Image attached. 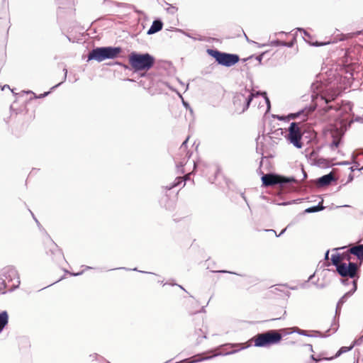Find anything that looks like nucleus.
I'll return each instance as SVG.
<instances>
[{"label": "nucleus", "instance_id": "nucleus-1", "mask_svg": "<svg viewBox=\"0 0 363 363\" xmlns=\"http://www.w3.org/2000/svg\"><path fill=\"white\" fill-rule=\"evenodd\" d=\"M129 65L131 68L138 71H148L155 63V58L149 53L138 54L131 52L128 57Z\"/></svg>", "mask_w": 363, "mask_h": 363}, {"label": "nucleus", "instance_id": "nucleus-2", "mask_svg": "<svg viewBox=\"0 0 363 363\" xmlns=\"http://www.w3.org/2000/svg\"><path fill=\"white\" fill-rule=\"evenodd\" d=\"M121 52L120 47H101L96 48L88 54V60L101 62L107 59H114Z\"/></svg>", "mask_w": 363, "mask_h": 363}, {"label": "nucleus", "instance_id": "nucleus-3", "mask_svg": "<svg viewBox=\"0 0 363 363\" xmlns=\"http://www.w3.org/2000/svg\"><path fill=\"white\" fill-rule=\"evenodd\" d=\"M255 94L252 93L247 89H242L240 93H237L233 99L234 104L235 111L239 114H242L247 110L249 104L252 101Z\"/></svg>", "mask_w": 363, "mask_h": 363}, {"label": "nucleus", "instance_id": "nucleus-4", "mask_svg": "<svg viewBox=\"0 0 363 363\" xmlns=\"http://www.w3.org/2000/svg\"><path fill=\"white\" fill-rule=\"evenodd\" d=\"M281 339V334L276 330H269L264 333L259 334L255 338V346L267 347L272 345H277Z\"/></svg>", "mask_w": 363, "mask_h": 363}, {"label": "nucleus", "instance_id": "nucleus-5", "mask_svg": "<svg viewBox=\"0 0 363 363\" xmlns=\"http://www.w3.org/2000/svg\"><path fill=\"white\" fill-rule=\"evenodd\" d=\"M207 53L222 66L230 67L239 62V56L235 54L221 52L217 50H207Z\"/></svg>", "mask_w": 363, "mask_h": 363}, {"label": "nucleus", "instance_id": "nucleus-6", "mask_svg": "<svg viewBox=\"0 0 363 363\" xmlns=\"http://www.w3.org/2000/svg\"><path fill=\"white\" fill-rule=\"evenodd\" d=\"M311 89H312L313 99H315L316 100L320 99V101L325 102V104H328L330 101L335 100L337 96L336 92L328 93V90H326V92H323L322 91V83L316 82L312 84L311 86Z\"/></svg>", "mask_w": 363, "mask_h": 363}, {"label": "nucleus", "instance_id": "nucleus-7", "mask_svg": "<svg viewBox=\"0 0 363 363\" xmlns=\"http://www.w3.org/2000/svg\"><path fill=\"white\" fill-rule=\"evenodd\" d=\"M302 138V134L300 131V127L296 123H291L289 127V134L286 135V140L294 147L301 149L302 148V143L301 139Z\"/></svg>", "mask_w": 363, "mask_h": 363}, {"label": "nucleus", "instance_id": "nucleus-8", "mask_svg": "<svg viewBox=\"0 0 363 363\" xmlns=\"http://www.w3.org/2000/svg\"><path fill=\"white\" fill-rule=\"evenodd\" d=\"M252 102L258 106L259 110L262 111L264 114H267L269 112L270 110V102L269 99H268L266 96V93H259L256 92V95H255L254 99H252Z\"/></svg>", "mask_w": 363, "mask_h": 363}, {"label": "nucleus", "instance_id": "nucleus-9", "mask_svg": "<svg viewBox=\"0 0 363 363\" xmlns=\"http://www.w3.org/2000/svg\"><path fill=\"white\" fill-rule=\"evenodd\" d=\"M335 267H336L337 272L342 277L354 278L356 276L357 264L354 262H349V264L342 263L335 265Z\"/></svg>", "mask_w": 363, "mask_h": 363}, {"label": "nucleus", "instance_id": "nucleus-10", "mask_svg": "<svg viewBox=\"0 0 363 363\" xmlns=\"http://www.w3.org/2000/svg\"><path fill=\"white\" fill-rule=\"evenodd\" d=\"M7 279H9V282L11 283L10 285V289H16L18 288L21 281H19L18 273L16 269L14 268H9L6 270V274H5Z\"/></svg>", "mask_w": 363, "mask_h": 363}, {"label": "nucleus", "instance_id": "nucleus-11", "mask_svg": "<svg viewBox=\"0 0 363 363\" xmlns=\"http://www.w3.org/2000/svg\"><path fill=\"white\" fill-rule=\"evenodd\" d=\"M261 180H262V184L264 186H272L274 184L280 183L279 177L272 174H266L263 175L262 178H261Z\"/></svg>", "mask_w": 363, "mask_h": 363}, {"label": "nucleus", "instance_id": "nucleus-12", "mask_svg": "<svg viewBox=\"0 0 363 363\" xmlns=\"http://www.w3.org/2000/svg\"><path fill=\"white\" fill-rule=\"evenodd\" d=\"M355 346L356 345H352V344H351V345L347 346V347L343 346V347H340V349H339L338 351H337V352H336V354H335V355H333L330 357H325V359L326 361H332L333 359H336L339 358L340 356L352 351V350Z\"/></svg>", "mask_w": 363, "mask_h": 363}, {"label": "nucleus", "instance_id": "nucleus-13", "mask_svg": "<svg viewBox=\"0 0 363 363\" xmlns=\"http://www.w3.org/2000/svg\"><path fill=\"white\" fill-rule=\"evenodd\" d=\"M163 27V23L161 21H154L152 22V26H150V29L147 30V35H154L157 33L158 31L162 30Z\"/></svg>", "mask_w": 363, "mask_h": 363}, {"label": "nucleus", "instance_id": "nucleus-14", "mask_svg": "<svg viewBox=\"0 0 363 363\" xmlns=\"http://www.w3.org/2000/svg\"><path fill=\"white\" fill-rule=\"evenodd\" d=\"M350 253L354 255L359 260L363 259V245H357L350 249Z\"/></svg>", "mask_w": 363, "mask_h": 363}, {"label": "nucleus", "instance_id": "nucleus-15", "mask_svg": "<svg viewBox=\"0 0 363 363\" xmlns=\"http://www.w3.org/2000/svg\"><path fill=\"white\" fill-rule=\"evenodd\" d=\"M333 180V177L331 173L324 175L319 179H318V184H320V186H326L330 184V182Z\"/></svg>", "mask_w": 363, "mask_h": 363}, {"label": "nucleus", "instance_id": "nucleus-16", "mask_svg": "<svg viewBox=\"0 0 363 363\" xmlns=\"http://www.w3.org/2000/svg\"><path fill=\"white\" fill-rule=\"evenodd\" d=\"M189 174H190L185 175L184 178H182L181 177H177L176 179H174V183H172L169 186H166V189L170 190V189L179 186V184H180L183 181H186V179H188L189 178Z\"/></svg>", "mask_w": 363, "mask_h": 363}, {"label": "nucleus", "instance_id": "nucleus-17", "mask_svg": "<svg viewBox=\"0 0 363 363\" xmlns=\"http://www.w3.org/2000/svg\"><path fill=\"white\" fill-rule=\"evenodd\" d=\"M8 323V314L6 311H2L0 313V333L3 330Z\"/></svg>", "mask_w": 363, "mask_h": 363}, {"label": "nucleus", "instance_id": "nucleus-18", "mask_svg": "<svg viewBox=\"0 0 363 363\" xmlns=\"http://www.w3.org/2000/svg\"><path fill=\"white\" fill-rule=\"evenodd\" d=\"M357 286H356V281H353V289H352L351 291L345 293V295L342 296V298H340L338 301V306L343 304L344 301H345V299L350 296H352V294L356 291Z\"/></svg>", "mask_w": 363, "mask_h": 363}, {"label": "nucleus", "instance_id": "nucleus-19", "mask_svg": "<svg viewBox=\"0 0 363 363\" xmlns=\"http://www.w3.org/2000/svg\"><path fill=\"white\" fill-rule=\"evenodd\" d=\"M269 45L275 46V47L284 46V47H286V48H291L292 43H286L284 41H281L279 40H275L271 41V43H269Z\"/></svg>", "mask_w": 363, "mask_h": 363}, {"label": "nucleus", "instance_id": "nucleus-20", "mask_svg": "<svg viewBox=\"0 0 363 363\" xmlns=\"http://www.w3.org/2000/svg\"><path fill=\"white\" fill-rule=\"evenodd\" d=\"M324 207H323V206L318 204L313 207H308V208H306V210H304V212L306 213H315V212H319V211H322V209Z\"/></svg>", "mask_w": 363, "mask_h": 363}, {"label": "nucleus", "instance_id": "nucleus-21", "mask_svg": "<svg viewBox=\"0 0 363 363\" xmlns=\"http://www.w3.org/2000/svg\"><path fill=\"white\" fill-rule=\"evenodd\" d=\"M330 261H332V264L334 266L341 264L342 263L340 262H341V256L339 254H333L330 257Z\"/></svg>", "mask_w": 363, "mask_h": 363}, {"label": "nucleus", "instance_id": "nucleus-22", "mask_svg": "<svg viewBox=\"0 0 363 363\" xmlns=\"http://www.w3.org/2000/svg\"><path fill=\"white\" fill-rule=\"evenodd\" d=\"M55 259L57 260L64 259V255H62V251L60 249H58L57 247L56 246H55Z\"/></svg>", "mask_w": 363, "mask_h": 363}, {"label": "nucleus", "instance_id": "nucleus-23", "mask_svg": "<svg viewBox=\"0 0 363 363\" xmlns=\"http://www.w3.org/2000/svg\"><path fill=\"white\" fill-rule=\"evenodd\" d=\"M213 357V356H208V357H206L195 359H194L192 361H189V362H187V359H185L184 362H186V363H197V362H203V361H206L207 359H211Z\"/></svg>", "mask_w": 363, "mask_h": 363}, {"label": "nucleus", "instance_id": "nucleus-24", "mask_svg": "<svg viewBox=\"0 0 363 363\" xmlns=\"http://www.w3.org/2000/svg\"><path fill=\"white\" fill-rule=\"evenodd\" d=\"M362 344H363V334L359 337L354 340L353 342H352L353 346H360Z\"/></svg>", "mask_w": 363, "mask_h": 363}, {"label": "nucleus", "instance_id": "nucleus-25", "mask_svg": "<svg viewBox=\"0 0 363 363\" xmlns=\"http://www.w3.org/2000/svg\"><path fill=\"white\" fill-rule=\"evenodd\" d=\"M300 116H303V121L305 120V118H306V113H304V111H301L296 113H292L291 114V118H296Z\"/></svg>", "mask_w": 363, "mask_h": 363}, {"label": "nucleus", "instance_id": "nucleus-26", "mask_svg": "<svg viewBox=\"0 0 363 363\" xmlns=\"http://www.w3.org/2000/svg\"><path fill=\"white\" fill-rule=\"evenodd\" d=\"M340 141L338 139H335L333 140L332 143H330V148H337L339 146Z\"/></svg>", "mask_w": 363, "mask_h": 363}, {"label": "nucleus", "instance_id": "nucleus-27", "mask_svg": "<svg viewBox=\"0 0 363 363\" xmlns=\"http://www.w3.org/2000/svg\"><path fill=\"white\" fill-rule=\"evenodd\" d=\"M178 96H179V97H180L181 100H182L183 106H184V107L186 108H189V105L187 104V102L184 101L183 97L182 96V95L178 93ZM189 110H191V111H192V110L191 108Z\"/></svg>", "mask_w": 363, "mask_h": 363}, {"label": "nucleus", "instance_id": "nucleus-28", "mask_svg": "<svg viewBox=\"0 0 363 363\" xmlns=\"http://www.w3.org/2000/svg\"><path fill=\"white\" fill-rule=\"evenodd\" d=\"M350 38H352V34H347V35L341 34V38H339V40H347Z\"/></svg>", "mask_w": 363, "mask_h": 363}, {"label": "nucleus", "instance_id": "nucleus-29", "mask_svg": "<svg viewBox=\"0 0 363 363\" xmlns=\"http://www.w3.org/2000/svg\"><path fill=\"white\" fill-rule=\"evenodd\" d=\"M4 289H5V283H4L3 280L0 279V292L4 294Z\"/></svg>", "mask_w": 363, "mask_h": 363}, {"label": "nucleus", "instance_id": "nucleus-30", "mask_svg": "<svg viewBox=\"0 0 363 363\" xmlns=\"http://www.w3.org/2000/svg\"><path fill=\"white\" fill-rule=\"evenodd\" d=\"M297 333L302 336H309L308 335L306 334V331L303 330H299L298 331H297Z\"/></svg>", "mask_w": 363, "mask_h": 363}, {"label": "nucleus", "instance_id": "nucleus-31", "mask_svg": "<svg viewBox=\"0 0 363 363\" xmlns=\"http://www.w3.org/2000/svg\"><path fill=\"white\" fill-rule=\"evenodd\" d=\"M187 140H185L184 142H183L182 145H181V147H180V150L181 151H184L185 150V145H186V143H187Z\"/></svg>", "mask_w": 363, "mask_h": 363}, {"label": "nucleus", "instance_id": "nucleus-32", "mask_svg": "<svg viewBox=\"0 0 363 363\" xmlns=\"http://www.w3.org/2000/svg\"><path fill=\"white\" fill-rule=\"evenodd\" d=\"M248 42H250V43H252V44H254V45H255L258 46V48H263V47H264V46H265V44L259 45V44H258L257 42H255V41H250V40H248Z\"/></svg>", "mask_w": 363, "mask_h": 363}, {"label": "nucleus", "instance_id": "nucleus-33", "mask_svg": "<svg viewBox=\"0 0 363 363\" xmlns=\"http://www.w3.org/2000/svg\"><path fill=\"white\" fill-rule=\"evenodd\" d=\"M179 82H180L181 85L184 86V91H186L188 89V84L185 85L183 82H180V81H179Z\"/></svg>", "mask_w": 363, "mask_h": 363}, {"label": "nucleus", "instance_id": "nucleus-34", "mask_svg": "<svg viewBox=\"0 0 363 363\" xmlns=\"http://www.w3.org/2000/svg\"><path fill=\"white\" fill-rule=\"evenodd\" d=\"M82 273H83V272H81L72 273V275H73V276H80L82 274Z\"/></svg>", "mask_w": 363, "mask_h": 363}, {"label": "nucleus", "instance_id": "nucleus-35", "mask_svg": "<svg viewBox=\"0 0 363 363\" xmlns=\"http://www.w3.org/2000/svg\"><path fill=\"white\" fill-rule=\"evenodd\" d=\"M63 72H64V79H66V77H67V69H63Z\"/></svg>", "mask_w": 363, "mask_h": 363}, {"label": "nucleus", "instance_id": "nucleus-36", "mask_svg": "<svg viewBox=\"0 0 363 363\" xmlns=\"http://www.w3.org/2000/svg\"><path fill=\"white\" fill-rule=\"evenodd\" d=\"M328 44V43H321V44H315V46H322Z\"/></svg>", "mask_w": 363, "mask_h": 363}, {"label": "nucleus", "instance_id": "nucleus-37", "mask_svg": "<svg viewBox=\"0 0 363 363\" xmlns=\"http://www.w3.org/2000/svg\"><path fill=\"white\" fill-rule=\"evenodd\" d=\"M298 30L303 32L304 33V35H307L306 31L303 30L302 28H298Z\"/></svg>", "mask_w": 363, "mask_h": 363}, {"label": "nucleus", "instance_id": "nucleus-38", "mask_svg": "<svg viewBox=\"0 0 363 363\" xmlns=\"http://www.w3.org/2000/svg\"><path fill=\"white\" fill-rule=\"evenodd\" d=\"M325 258V259H328V251H326Z\"/></svg>", "mask_w": 363, "mask_h": 363}, {"label": "nucleus", "instance_id": "nucleus-39", "mask_svg": "<svg viewBox=\"0 0 363 363\" xmlns=\"http://www.w3.org/2000/svg\"><path fill=\"white\" fill-rule=\"evenodd\" d=\"M284 34H285L284 32H278L277 34H276V35H284Z\"/></svg>", "mask_w": 363, "mask_h": 363}, {"label": "nucleus", "instance_id": "nucleus-40", "mask_svg": "<svg viewBox=\"0 0 363 363\" xmlns=\"http://www.w3.org/2000/svg\"><path fill=\"white\" fill-rule=\"evenodd\" d=\"M286 229H284L282 230V231H281L280 234L279 235H277V237L280 236L281 235L284 234V232H285Z\"/></svg>", "mask_w": 363, "mask_h": 363}, {"label": "nucleus", "instance_id": "nucleus-41", "mask_svg": "<svg viewBox=\"0 0 363 363\" xmlns=\"http://www.w3.org/2000/svg\"><path fill=\"white\" fill-rule=\"evenodd\" d=\"M261 59H262V55H259V57H257V60H258L259 61H261Z\"/></svg>", "mask_w": 363, "mask_h": 363}, {"label": "nucleus", "instance_id": "nucleus-42", "mask_svg": "<svg viewBox=\"0 0 363 363\" xmlns=\"http://www.w3.org/2000/svg\"><path fill=\"white\" fill-rule=\"evenodd\" d=\"M60 84H62V82L57 84H55V86L54 87H52V89H55L56 87H57Z\"/></svg>", "mask_w": 363, "mask_h": 363}, {"label": "nucleus", "instance_id": "nucleus-43", "mask_svg": "<svg viewBox=\"0 0 363 363\" xmlns=\"http://www.w3.org/2000/svg\"><path fill=\"white\" fill-rule=\"evenodd\" d=\"M330 108H331V106H328V107H326V108H325V111H328L329 109H330Z\"/></svg>", "mask_w": 363, "mask_h": 363}, {"label": "nucleus", "instance_id": "nucleus-44", "mask_svg": "<svg viewBox=\"0 0 363 363\" xmlns=\"http://www.w3.org/2000/svg\"><path fill=\"white\" fill-rule=\"evenodd\" d=\"M189 157H190V155L187 153V154H186V159H187V160H189Z\"/></svg>", "mask_w": 363, "mask_h": 363}, {"label": "nucleus", "instance_id": "nucleus-45", "mask_svg": "<svg viewBox=\"0 0 363 363\" xmlns=\"http://www.w3.org/2000/svg\"><path fill=\"white\" fill-rule=\"evenodd\" d=\"M3 88H7V89H9V86L8 85H5L4 86H3Z\"/></svg>", "mask_w": 363, "mask_h": 363}, {"label": "nucleus", "instance_id": "nucleus-46", "mask_svg": "<svg viewBox=\"0 0 363 363\" xmlns=\"http://www.w3.org/2000/svg\"><path fill=\"white\" fill-rule=\"evenodd\" d=\"M47 94H48V92H45V94H43V96H47Z\"/></svg>", "mask_w": 363, "mask_h": 363}, {"label": "nucleus", "instance_id": "nucleus-47", "mask_svg": "<svg viewBox=\"0 0 363 363\" xmlns=\"http://www.w3.org/2000/svg\"><path fill=\"white\" fill-rule=\"evenodd\" d=\"M183 164H184L183 162H181L180 167H183Z\"/></svg>", "mask_w": 363, "mask_h": 363}, {"label": "nucleus", "instance_id": "nucleus-48", "mask_svg": "<svg viewBox=\"0 0 363 363\" xmlns=\"http://www.w3.org/2000/svg\"><path fill=\"white\" fill-rule=\"evenodd\" d=\"M279 286V287H284L285 285H280V286Z\"/></svg>", "mask_w": 363, "mask_h": 363}, {"label": "nucleus", "instance_id": "nucleus-49", "mask_svg": "<svg viewBox=\"0 0 363 363\" xmlns=\"http://www.w3.org/2000/svg\"><path fill=\"white\" fill-rule=\"evenodd\" d=\"M35 222H37V223H38V220H37L35 218Z\"/></svg>", "mask_w": 363, "mask_h": 363}, {"label": "nucleus", "instance_id": "nucleus-50", "mask_svg": "<svg viewBox=\"0 0 363 363\" xmlns=\"http://www.w3.org/2000/svg\"><path fill=\"white\" fill-rule=\"evenodd\" d=\"M362 169H363V167H362Z\"/></svg>", "mask_w": 363, "mask_h": 363}]
</instances>
